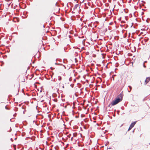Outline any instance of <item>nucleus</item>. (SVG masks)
Listing matches in <instances>:
<instances>
[{
	"label": "nucleus",
	"mask_w": 150,
	"mask_h": 150,
	"mask_svg": "<svg viewBox=\"0 0 150 150\" xmlns=\"http://www.w3.org/2000/svg\"><path fill=\"white\" fill-rule=\"evenodd\" d=\"M139 0V1L140 0Z\"/></svg>",
	"instance_id": "a211bd4d"
},
{
	"label": "nucleus",
	"mask_w": 150,
	"mask_h": 150,
	"mask_svg": "<svg viewBox=\"0 0 150 150\" xmlns=\"http://www.w3.org/2000/svg\"><path fill=\"white\" fill-rule=\"evenodd\" d=\"M122 99V94H120L116 98L115 100H113L111 102V106H113L118 104L119 102H121Z\"/></svg>",
	"instance_id": "f257e3e1"
},
{
	"label": "nucleus",
	"mask_w": 150,
	"mask_h": 150,
	"mask_svg": "<svg viewBox=\"0 0 150 150\" xmlns=\"http://www.w3.org/2000/svg\"><path fill=\"white\" fill-rule=\"evenodd\" d=\"M143 67H144V68H146V66H145V65H144V63H143Z\"/></svg>",
	"instance_id": "6e6552de"
},
{
	"label": "nucleus",
	"mask_w": 150,
	"mask_h": 150,
	"mask_svg": "<svg viewBox=\"0 0 150 150\" xmlns=\"http://www.w3.org/2000/svg\"><path fill=\"white\" fill-rule=\"evenodd\" d=\"M128 87L130 88V90L129 91H128V92H130V91L132 90V87L130 86H129Z\"/></svg>",
	"instance_id": "39448f33"
},
{
	"label": "nucleus",
	"mask_w": 150,
	"mask_h": 150,
	"mask_svg": "<svg viewBox=\"0 0 150 150\" xmlns=\"http://www.w3.org/2000/svg\"><path fill=\"white\" fill-rule=\"evenodd\" d=\"M146 62V61H145L144 63L145 62Z\"/></svg>",
	"instance_id": "dca6fc26"
},
{
	"label": "nucleus",
	"mask_w": 150,
	"mask_h": 150,
	"mask_svg": "<svg viewBox=\"0 0 150 150\" xmlns=\"http://www.w3.org/2000/svg\"><path fill=\"white\" fill-rule=\"evenodd\" d=\"M73 137H71V141H72V140H73Z\"/></svg>",
	"instance_id": "9b49d317"
},
{
	"label": "nucleus",
	"mask_w": 150,
	"mask_h": 150,
	"mask_svg": "<svg viewBox=\"0 0 150 150\" xmlns=\"http://www.w3.org/2000/svg\"><path fill=\"white\" fill-rule=\"evenodd\" d=\"M150 80V77H149L146 78L145 81V83H146L145 84H146L148 82H149Z\"/></svg>",
	"instance_id": "7ed1b4c3"
},
{
	"label": "nucleus",
	"mask_w": 150,
	"mask_h": 150,
	"mask_svg": "<svg viewBox=\"0 0 150 150\" xmlns=\"http://www.w3.org/2000/svg\"><path fill=\"white\" fill-rule=\"evenodd\" d=\"M136 122L137 121H135L131 123L128 129V131H129L136 124Z\"/></svg>",
	"instance_id": "f03ea898"
},
{
	"label": "nucleus",
	"mask_w": 150,
	"mask_h": 150,
	"mask_svg": "<svg viewBox=\"0 0 150 150\" xmlns=\"http://www.w3.org/2000/svg\"><path fill=\"white\" fill-rule=\"evenodd\" d=\"M78 6H79V5L78 4H76L74 7V9L76 8Z\"/></svg>",
	"instance_id": "20e7f679"
},
{
	"label": "nucleus",
	"mask_w": 150,
	"mask_h": 150,
	"mask_svg": "<svg viewBox=\"0 0 150 150\" xmlns=\"http://www.w3.org/2000/svg\"><path fill=\"white\" fill-rule=\"evenodd\" d=\"M5 108L6 109H7V110H8L9 109L6 106L5 107Z\"/></svg>",
	"instance_id": "1a4fd4ad"
},
{
	"label": "nucleus",
	"mask_w": 150,
	"mask_h": 150,
	"mask_svg": "<svg viewBox=\"0 0 150 150\" xmlns=\"http://www.w3.org/2000/svg\"><path fill=\"white\" fill-rule=\"evenodd\" d=\"M11 141H13L12 138H11Z\"/></svg>",
	"instance_id": "f8f14e48"
},
{
	"label": "nucleus",
	"mask_w": 150,
	"mask_h": 150,
	"mask_svg": "<svg viewBox=\"0 0 150 150\" xmlns=\"http://www.w3.org/2000/svg\"><path fill=\"white\" fill-rule=\"evenodd\" d=\"M63 66L66 69V67L64 65Z\"/></svg>",
	"instance_id": "ddd939ff"
},
{
	"label": "nucleus",
	"mask_w": 150,
	"mask_h": 150,
	"mask_svg": "<svg viewBox=\"0 0 150 150\" xmlns=\"http://www.w3.org/2000/svg\"><path fill=\"white\" fill-rule=\"evenodd\" d=\"M55 64H57V63H55Z\"/></svg>",
	"instance_id": "4468645a"
},
{
	"label": "nucleus",
	"mask_w": 150,
	"mask_h": 150,
	"mask_svg": "<svg viewBox=\"0 0 150 150\" xmlns=\"http://www.w3.org/2000/svg\"><path fill=\"white\" fill-rule=\"evenodd\" d=\"M62 78L60 76H59L58 77V79L59 81H60L61 80Z\"/></svg>",
	"instance_id": "423d86ee"
},
{
	"label": "nucleus",
	"mask_w": 150,
	"mask_h": 150,
	"mask_svg": "<svg viewBox=\"0 0 150 150\" xmlns=\"http://www.w3.org/2000/svg\"><path fill=\"white\" fill-rule=\"evenodd\" d=\"M63 62L64 63H66V62H67V60L66 59H64L63 60Z\"/></svg>",
	"instance_id": "0eeeda50"
},
{
	"label": "nucleus",
	"mask_w": 150,
	"mask_h": 150,
	"mask_svg": "<svg viewBox=\"0 0 150 150\" xmlns=\"http://www.w3.org/2000/svg\"><path fill=\"white\" fill-rule=\"evenodd\" d=\"M51 68V69H52V67H51V68Z\"/></svg>",
	"instance_id": "2eb2a0df"
},
{
	"label": "nucleus",
	"mask_w": 150,
	"mask_h": 150,
	"mask_svg": "<svg viewBox=\"0 0 150 150\" xmlns=\"http://www.w3.org/2000/svg\"><path fill=\"white\" fill-rule=\"evenodd\" d=\"M111 105V103L108 105V107H110V105Z\"/></svg>",
	"instance_id": "9d476101"
},
{
	"label": "nucleus",
	"mask_w": 150,
	"mask_h": 150,
	"mask_svg": "<svg viewBox=\"0 0 150 150\" xmlns=\"http://www.w3.org/2000/svg\"><path fill=\"white\" fill-rule=\"evenodd\" d=\"M82 115H81V117H82Z\"/></svg>",
	"instance_id": "f3484780"
}]
</instances>
